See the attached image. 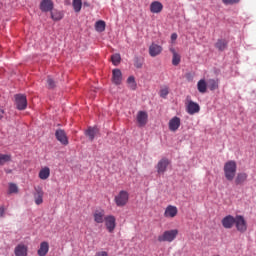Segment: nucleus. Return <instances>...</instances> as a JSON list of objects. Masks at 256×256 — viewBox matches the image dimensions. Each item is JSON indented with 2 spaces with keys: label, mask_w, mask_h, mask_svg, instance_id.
<instances>
[{
  "label": "nucleus",
  "mask_w": 256,
  "mask_h": 256,
  "mask_svg": "<svg viewBox=\"0 0 256 256\" xmlns=\"http://www.w3.org/2000/svg\"><path fill=\"white\" fill-rule=\"evenodd\" d=\"M224 175L227 181H233L237 175V162L230 160L224 164Z\"/></svg>",
  "instance_id": "nucleus-1"
},
{
  "label": "nucleus",
  "mask_w": 256,
  "mask_h": 256,
  "mask_svg": "<svg viewBox=\"0 0 256 256\" xmlns=\"http://www.w3.org/2000/svg\"><path fill=\"white\" fill-rule=\"evenodd\" d=\"M177 235H179V230H166L163 234L159 235L157 240L159 243H173L175 239H177Z\"/></svg>",
  "instance_id": "nucleus-2"
},
{
  "label": "nucleus",
  "mask_w": 256,
  "mask_h": 256,
  "mask_svg": "<svg viewBox=\"0 0 256 256\" xmlns=\"http://www.w3.org/2000/svg\"><path fill=\"white\" fill-rule=\"evenodd\" d=\"M117 207H125L129 203V192L121 190L114 198Z\"/></svg>",
  "instance_id": "nucleus-3"
},
{
  "label": "nucleus",
  "mask_w": 256,
  "mask_h": 256,
  "mask_svg": "<svg viewBox=\"0 0 256 256\" xmlns=\"http://www.w3.org/2000/svg\"><path fill=\"white\" fill-rule=\"evenodd\" d=\"M14 97L16 109H18V111H25V109H27V96L24 94H16Z\"/></svg>",
  "instance_id": "nucleus-4"
},
{
  "label": "nucleus",
  "mask_w": 256,
  "mask_h": 256,
  "mask_svg": "<svg viewBox=\"0 0 256 256\" xmlns=\"http://www.w3.org/2000/svg\"><path fill=\"white\" fill-rule=\"evenodd\" d=\"M234 225L239 233H245L247 231V220L241 215L236 216Z\"/></svg>",
  "instance_id": "nucleus-5"
},
{
  "label": "nucleus",
  "mask_w": 256,
  "mask_h": 256,
  "mask_svg": "<svg viewBox=\"0 0 256 256\" xmlns=\"http://www.w3.org/2000/svg\"><path fill=\"white\" fill-rule=\"evenodd\" d=\"M105 227L109 233H113L115 231V227H117V219L113 215H108L104 219Z\"/></svg>",
  "instance_id": "nucleus-6"
},
{
  "label": "nucleus",
  "mask_w": 256,
  "mask_h": 256,
  "mask_svg": "<svg viewBox=\"0 0 256 256\" xmlns=\"http://www.w3.org/2000/svg\"><path fill=\"white\" fill-rule=\"evenodd\" d=\"M179 127H181V118L174 116L171 118L168 122V129L172 133H175L176 131L179 130Z\"/></svg>",
  "instance_id": "nucleus-7"
},
{
  "label": "nucleus",
  "mask_w": 256,
  "mask_h": 256,
  "mask_svg": "<svg viewBox=\"0 0 256 256\" xmlns=\"http://www.w3.org/2000/svg\"><path fill=\"white\" fill-rule=\"evenodd\" d=\"M170 161L167 158H162L156 165L157 173L163 175L167 171V167L170 165Z\"/></svg>",
  "instance_id": "nucleus-8"
},
{
  "label": "nucleus",
  "mask_w": 256,
  "mask_h": 256,
  "mask_svg": "<svg viewBox=\"0 0 256 256\" xmlns=\"http://www.w3.org/2000/svg\"><path fill=\"white\" fill-rule=\"evenodd\" d=\"M55 137L57 141H59V143H61L62 145H69V138H67V133H65V130H56Z\"/></svg>",
  "instance_id": "nucleus-9"
},
{
  "label": "nucleus",
  "mask_w": 256,
  "mask_h": 256,
  "mask_svg": "<svg viewBox=\"0 0 256 256\" xmlns=\"http://www.w3.org/2000/svg\"><path fill=\"white\" fill-rule=\"evenodd\" d=\"M235 221H236V217L232 215H227L221 221L222 227H224V229H233V226L235 225Z\"/></svg>",
  "instance_id": "nucleus-10"
},
{
  "label": "nucleus",
  "mask_w": 256,
  "mask_h": 256,
  "mask_svg": "<svg viewBox=\"0 0 256 256\" xmlns=\"http://www.w3.org/2000/svg\"><path fill=\"white\" fill-rule=\"evenodd\" d=\"M137 123L139 127H145L147 125V120L149 119V115L145 111H139L137 113Z\"/></svg>",
  "instance_id": "nucleus-11"
},
{
  "label": "nucleus",
  "mask_w": 256,
  "mask_h": 256,
  "mask_svg": "<svg viewBox=\"0 0 256 256\" xmlns=\"http://www.w3.org/2000/svg\"><path fill=\"white\" fill-rule=\"evenodd\" d=\"M177 213H179V210L176 208V206L168 205L164 211V217L173 219L177 217Z\"/></svg>",
  "instance_id": "nucleus-12"
},
{
  "label": "nucleus",
  "mask_w": 256,
  "mask_h": 256,
  "mask_svg": "<svg viewBox=\"0 0 256 256\" xmlns=\"http://www.w3.org/2000/svg\"><path fill=\"white\" fill-rule=\"evenodd\" d=\"M163 53V47L159 44L152 43L149 47L150 57H157Z\"/></svg>",
  "instance_id": "nucleus-13"
},
{
  "label": "nucleus",
  "mask_w": 256,
  "mask_h": 256,
  "mask_svg": "<svg viewBox=\"0 0 256 256\" xmlns=\"http://www.w3.org/2000/svg\"><path fill=\"white\" fill-rule=\"evenodd\" d=\"M53 0H42L40 3V11L43 13H49V11H53Z\"/></svg>",
  "instance_id": "nucleus-14"
},
{
  "label": "nucleus",
  "mask_w": 256,
  "mask_h": 256,
  "mask_svg": "<svg viewBox=\"0 0 256 256\" xmlns=\"http://www.w3.org/2000/svg\"><path fill=\"white\" fill-rule=\"evenodd\" d=\"M199 111H201V107L196 102H193L192 100L188 101L187 113L189 115H195V113H199Z\"/></svg>",
  "instance_id": "nucleus-15"
},
{
  "label": "nucleus",
  "mask_w": 256,
  "mask_h": 256,
  "mask_svg": "<svg viewBox=\"0 0 256 256\" xmlns=\"http://www.w3.org/2000/svg\"><path fill=\"white\" fill-rule=\"evenodd\" d=\"M29 248L25 244H18L14 249L15 256H27Z\"/></svg>",
  "instance_id": "nucleus-16"
},
{
  "label": "nucleus",
  "mask_w": 256,
  "mask_h": 256,
  "mask_svg": "<svg viewBox=\"0 0 256 256\" xmlns=\"http://www.w3.org/2000/svg\"><path fill=\"white\" fill-rule=\"evenodd\" d=\"M123 81V74L121 73L120 69H114L112 71V82L114 85H121V82Z\"/></svg>",
  "instance_id": "nucleus-17"
},
{
  "label": "nucleus",
  "mask_w": 256,
  "mask_h": 256,
  "mask_svg": "<svg viewBox=\"0 0 256 256\" xmlns=\"http://www.w3.org/2000/svg\"><path fill=\"white\" fill-rule=\"evenodd\" d=\"M105 210H96L93 213V219L95 223L101 224L105 223Z\"/></svg>",
  "instance_id": "nucleus-18"
},
{
  "label": "nucleus",
  "mask_w": 256,
  "mask_h": 256,
  "mask_svg": "<svg viewBox=\"0 0 256 256\" xmlns=\"http://www.w3.org/2000/svg\"><path fill=\"white\" fill-rule=\"evenodd\" d=\"M150 11L154 14H159L161 11H163V3L159 1H153L150 4Z\"/></svg>",
  "instance_id": "nucleus-19"
},
{
  "label": "nucleus",
  "mask_w": 256,
  "mask_h": 256,
  "mask_svg": "<svg viewBox=\"0 0 256 256\" xmlns=\"http://www.w3.org/2000/svg\"><path fill=\"white\" fill-rule=\"evenodd\" d=\"M35 191H36V193L34 194L35 204L41 205L43 203V195H45V193L41 188H36Z\"/></svg>",
  "instance_id": "nucleus-20"
},
{
  "label": "nucleus",
  "mask_w": 256,
  "mask_h": 256,
  "mask_svg": "<svg viewBox=\"0 0 256 256\" xmlns=\"http://www.w3.org/2000/svg\"><path fill=\"white\" fill-rule=\"evenodd\" d=\"M49 253V242H42L40 244V248L37 251V254L39 256H46Z\"/></svg>",
  "instance_id": "nucleus-21"
},
{
  "label": "nucleus",
  "mask_w": 256,
  "mask_h": 256,
  "mask_svg": "<svg viewBox=\"0 0 256 256\" xmlns=\"http://www.w3.org/2000/svg\"><path fill=\"white\" fill-rule=\"evenodd\" d=\"M99 133V129H97V127H89L86 132L85 135L87 138H89L91 141H93V139H95V136Z\"/></svg>",
  "instance_id": "nucleus-22"
},
{
  "label": "nucleus",
  "mask_w": 256,
  "mask_h": 256,
  "mask_svg": "<svg viewBox=\"0 0 256 256\" xmlns=\"http://www.w3.org/2000/svg\"><path fill=\"white\" fill-rule=\"evenodd\" d=\"M170 51L172 52V65H174L175 67H177V65H179L181 63V55H179V53H177V51H175V48H170Z\"/></svg>",
  "instance_id": "nucleus-23"
},
{
  "label": "nucleus",
  "mask_w": 256,
  "mask_h": 256,
  "mask_svg": "<svg viewBox=\"0 0 256 256\" xmlns=\"http://www.w3.org/2000/svg\"><path fill=\"white\" fill-rule=\"evenodd\" d=\"M50 175H51V169H49V167H44L39 172V179H42V181H45L49 179Z\"/></svg>",
  "instance_id": "nucleus-24"
},
{
  "label": "nucleus",
  "mask_w": 256,
  "mask_h": 256,
  "mask_svg": "<svg viewBox=\"0 0 256 256\" xmlns=\"http://www.w3.org/2000/svg\"><path fill=\"white\" fill-rule=\"evenodd\" d=\"M227 45L228 42L225 39H218L215 43V47L218 49V51H225L227 49Z\"/></svg>",
  "instance_id": "nucleus-25"
},
{
  "label": "nucleus",
  "mask_w": 256,
  "mask_h": 256,
  "mask_svg": "<svg viewBox=\"0 0 256 256\" xmlns=\"http://www.w3.org/2000/svg\"><path fill=\"white\" fill-rule=\"evenodd\" d=\"M247 173L242 172V173H238L235 179V183L236 185H243V183H245V181H247Z\"/></svg>",
  "instance_id": "nucleus-26"
},
{
  "label": "nucleus",
  "mask_w": 256,
  "mask_h": 256,
  "mask_svg": "<svg viewBox=\"0 0 256 256\" xmlns=\"http://www.w3.org/2000/svg\"><path fill=\"white\" fill-rule=\"evenodd\" d=\"M207 82L203 79H201L198 83H197V89L199 91V93H207Z\"/></svg>",
  "instance_id": "nucleus-27"
},
{
  "label": "nucleus",
  "mask_w": 256,
  "mask_h": 256,
  "mask_svg": "<svg viewBox=\"0 0 256 256\" xmlns=\"http://www.w3.org/2000/svg\"><path fill=\"white\" fill-rule=\"evenodd\" d=\"M208 88L210 89V91H215V90L219 89V80L209 79L208 80Z\"/></svg>",
  "instance_id": "nucleus-28"
},
{
  "label": "nucleus",
  "mask_w": 256,
  "mask_h": 256,
  "mask_svg": "<svg viewBox=\"0 0 256 256\" xmlns=\"http://www.w3.org/2000/svg\"><path fill=\"white\" fill-rule=\"evenodd\" d=\"M127 83L129 89H131L132 91H135V89H137V82H135V77L129 76L127 79Z\"/></svg>",
  "instance_id": "nucleus-29"
},
{
  "label": "nucleus",
  "mask_w": 256,
  "mask_h": 256,
  "mask_svg": "<svg viewBox=\"0 0 256 256\" xmlns=\"http://www.w3.org/2000/svg\"><path fill=\"white\" fill-rule=\"evenodd\" d=\"M105 27H106V24H105V21H97L96 24H95V29L96 31H98V33H103V31H105Z\"/></svg>",
  "instance_id": "nucleus-30"
},
{
  "label": "nucleus",
  "mask_w": 256,
  "mask_h": 256,
  "mask_svg": "<svg viewBox=\"0 0 256 256\" xmlns=\"http://www.w3.org/2000/svg\"><path fill=\"white\" fill-rule=\"evenodd\" d=\"M73 9L76 13H79L81 11V7H83V2L81 0H73Z\"/></svg>",
  "instance_id": "nucleus-31"
},
{
  "label": "nucleus",
  "mask_w": 256,
  "mask_h": 256,
  "mask_svg": "<svg viewBox=\"0 0 256 256\" xmlns=\"http://www.w3.org/2000/svg\"><path fill=\"white\" fill-rule=\"evenodd\" d=\"M9 161H11V155L0 153V165H5V163H9Z\"/></svg>",
  "instance_id": "nucleus-32"
},
{
  "label": "nucleus",
  "mask_w": 256,
  "mask_h": 256,
  "mask_svg": "<svg viewBox=\"0 0 256 256\" xmlns=\"http://www.w3.org/2000/svg\"><path fill=\"white\" fill-rule=\"evenodd\" d=\"M8 193L11 195L13 193H19V187L15 183H10L8 188Z\"/></svg>",
  "instance_id": "nucleus-33"
},
{
  "label": "nucleus",
  "mask_w": 256,
  "mask_h": 256,
  "mask_svg": "<svg viewBox=\"0 0 256 256\" xmlns=\"http://www.w3.org/2000/svg\"><path fill=\"white\" fill-rule=\"evenodd\" d=\"M111 61L115 67L121 63V55L120 54H114L111 56Z\"/></svg>",
  "instance_id": "nucleus-34"
},
{
  "label": "nucleus",
  "mask_w": 256,
  "mask_h": 256,
  "mask_svg": "<svg viewBox=\"0 0 256 256\" xmlns=\"http://www.w3.org/2000/svg\"><path fill=\"white\" fill-rule=\"evenodd\" d=\"M51 19H53V21H61L63 19V15L59 12H51Z\"/></svg>",
  "instance_id": "nucleus-35"
},
{
  "label": "nucleus",
  "mask_w": 256,
  "mask_h": 256,
  "mask_svg": "<svg viewBox=\"0 0 256 256\" xmlns=\"http://www.w3.org/2000/svg\"><path fill=\"white\" fill-rule=\"evenodd\" d=\"M47 88L55 89V80H53V78H51V76H48V78H47Z\"/></svg>",
  "instance_id": "nucleus-36"
},
{
  "label": "nucleus",
  "mask_w": 256,
  "mask_h": 256,
  "mask_svg": "<svg viewBox=\"0 0 256 256\" xmlns=\"http://www.w3.org/2000/svg\"><path fill=\"white\" fill-rule=\"evenodd\" d=\"M167 95H169V87H164L160 90V97L162 99H167Z\"/></svg>",
  "instance_id": "nucleus-37"
},
{
  "label": "nucleus",
  "mask_w": 256,
  "mask_h": 256,
  "mask_svg": "<svg viewBox=\"0 0 256 256\" xmlns=\"http://www.w3.org/2000/svg\"><path fill=\"white\" fill-rule=\"evenodd\" d=\"M134 66L136 67V69H141L143 67V60H141L140 58L136 57L134 59Z\"/></svg>",
  "instance_id": "nucleus-38"
},
{
  "label": "nucleus",
  "mask_w": 256,
  "mask_h": 256,
  "mask_svg": "<svg viewBox=\"0 0 256 256\" xmlns=\"http://www.w3.org/2000/svg\"><path fill=\"white\" fill-rule=\"evenodd\" d=\"M239 1L240 0H222L224 5H235V4L239 3Z\"/></svg>",
  "instance_id": "nucleus-39"
},
{
  "label": "nucleus",
  "mask_w": 256,
  "mask_h": 256,
  "mask_svg": "<svg viewBox=\"0 0 256 256\" xmlns=\"http://www.w3.org/2000/svg\"><path fill=\"white\" fill-rule=\"evenodd\" d=\"M5 217V206H0V218Z\"/></svg>",
  "instance_id": "nucleus-40"
},
{
  "label": "nucleus",
  "mask_w": 256,
  "mask_h": 256,
  "mask_svg": "<svg viewBox=\"0 0 256 256\" xmlns=\"http://www.w3.org/2000/svg\"><path fill=\"white\" fill-rule=\"evenodd\" d=\"M95 256H109V253L105 252V251H100V252H97L95 254Z\"/></svg>",
  "instance_id": "nucleus-41"
},
{
  "label": "nucleus",
  "mask_w": 256,
  "mask_h": 256,
  "mask_svg": "<svg viewBox=\"0 0 256 256\" xmlns=\"http://www.w3.org/2000/svg\"><path fill=\"white\" fill-rule=\"evenodd\" d=\"M171 41H177V33L171 34Z\"/></svg>",
  "instance_id": "nucleus-42"
},
{
  "label": "nucleus",
  "mask_w": 256,
  "mask_h": 256,
  "mask_svg": "<svg viewBox=\"0 0 256 256\" xmlns=\"http://www.w3.org/2000/svg\"><path fill=\"white\" fill-rule=\"evenodd\" d=\"M3 115H5V111L3 109H0V119L3 118Z\"/></svg>",
  "instance_id": "nucleus-43"
}]
</instances>
